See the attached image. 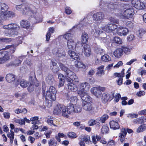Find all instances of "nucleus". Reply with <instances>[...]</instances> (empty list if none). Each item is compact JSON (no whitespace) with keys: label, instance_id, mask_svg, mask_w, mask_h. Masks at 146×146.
<instances>
[{"label":"nucleus","instance_id":"nucleus-17","mask_svg":"<svg viewBox=\"0 0 146 146\" xmlns=\"http://www.w3.org/2000/svg\"><path fill=\"white\" fill-rule=\"evenodd\" d=\"M110 128L114 130L118 129L120 127L118 123L114 120L110 121Z\"/></svg>","mask_w":146,"mask_h":146},{"label":"nucleus","instance_id":"nucleus-44","mask_svg":"<svg viewBox=\"0 0 146 146\" xmlns=\"http://www.w3.org/2000/svg\"><path fill=\"white\" fill-rule=\"evenodd\" d=\"M109 128L107 126L104 125L103 126L101 129V132L103 134L107 133L108 131Z\"/></svg>","mask_w":146,"mask_h":146},{"label":"nucleus","instance_id":"nucleus-16","mask_svg":"<svg viewBox=\"0 0 146 146\" xmlns=\"http://www.w3.org/2000/svg\"><path fill=\"white\" fill-rule=\"evenodd\" d=\"M67 46L70 50H74L78 44H76L74 40H68L67 42Z\"/></svg>","mask_w":146,"mask_h":146},{"label":"nucleus","instance_id":"nucleus-60","mask_svg":"<svg viewBox=\"0 0 146 146\" xmlns=\"http://www.w3.org/2000/svg\"><path fill=\"white\" fill-rule=\"evenodd\" d=\"M72 11L70 8L69 7H66L65 8L66 13L68 15L72 13Z\"/></svg>","mask_w":146,"mask_h":146},{"label":"nucleus","instance_id":"nucleus-11","mask_svg":"<svg viewBox=\"0 0 146 146\" xmlns=\"http://www.w3.org/2000/svg\"><path fill=\"white\" fill-rule=\"evenodd\" d=\"M132 3L134 7L138 9H144L145 7L144 3L139 0H133Z\"/></svg>","mask_w":146,"mask_h":146},{"label":"nucleus","instance_id":"nucleus-56","mask_svg":"<svg viewBox=\"0 0 146 146\" xmlns=\"http://www.w3.org/2000/svg\"><path fill=\"white\" fill-rule=\"evenodd\" d=\"M26 94H23L22 95L18 93H16L15 94V97L17 98L19 97H21V98H20V99H22L24 98Z\"/></svg>","mask_w":146,"mask_h":146},{"label":"nucleus","instance_id":"nucleus-8","mask_svg":"<svg viewBox=\"0 0 146 146\" xmlns=\"http://www.w3.org/2000/svg\"><path fill=\"white\" fill-rule=\"evenodd\" d=\"M114 92H111L110 93H104L102 95V101L103 102L105 103L108 101H110L114 97Z\"/></svg>","mask_w":146,"mask_h":146},{"label":"nucleus","instance_id":"nucleus-62","mask_svg":"<svg viewBox=\"0 0 146 146\" xmlns=\"http://www.w3.org/2000/svg\"><path fill=\"white\" fill-rule=\"evenodd\" d=\"M145 92L143 91H141L137 92V95L139 97H141L145 94Z\"/></svg>","mask_w":146,"mask_h":146},{"label":"nucleus","instance_id":"nucleus-1","mask_svg":"<svg viewBox=\"0 0 146 146\" xmlns=\"http://www.w3.org/2000/svg\"><path fill=\"white\" fill-rule=\"evenodd\" d=\"M60 66L62 70L65 72L66 76L67 77V81L70 82L67 84L68 89L72 92L76 91L77 89V86L72 82L73 81L78 82L79 81V79L74 73L64 65L60 64Z\"/></svg>","mask_w":146,"mask_h":146},{"label":"nucleus","instance_id":"nucleus-12","mask_svg":"<svg viewBox=\"0 0 146 146\" xmlns=\"http://www.w3.org/2000/svg\"><path fill=\"white\" fill-rule=\"evenodd\" d=\"M121 13L123 16L128 19L133 17L134 12L133 10L131 8L127 9L122 11Z\"/></svg>","mask_w":146,"mask_h":146},{"label":"nucleus","instance_id":"nucleus-59","mask_svg":"<svg viewBox=\"0 0 146 146\" xmlns=\"http://www.w3.org/2000/svg\"><path fill=\"white\" fill-rule=\"evenodd\" d=\"M127 134L126 131L125 129L123 128L122 129L121 132L119 133V136H125Z\"/></svg>","mask_w":146,"mask_h":146},{"label":"nucleus","instance_id":"nucleus-4","mask_svg":"<svg viewBox=\"0 0 146 146\" xmlns=\"http://www.w3.org/2000/svg\"><path fill=\"white\" fill-rule=\"evenodd\" d=\"M3 28L8 29L6 33H5L6 36H9L17 35V31L19 29V27L16 23H12L8 24L7 25H4L3 26Z\"/></svg>","mask_w":146,"mask_h":146},{"label":"nucleus","instance_id":"nucleus-43","mask_svg":"<svg viewBox=\"0 0 146 146\" xmlns=\"http://www.w3.org/2000/svg\"><path fill=\"white\" fill-rule=\"evenodd\" d=\"M64 37L67 41H68V40H73L72 39L73 35L70 33H67L64 36Z\"/></svg>","mask_w":146,"mask_h":146},{"label":"nucleus","instance_id":"nucleus-50","mask_svg":"<svg viewBox=\"0 0 146 146\" xmlns=\"http://www.w3.org/2000/svg\"><path fill=\"white\" fill-rule=\"evenodd\" d=\"M47 123L48 124L51 126H53L55 127H57V126L54 124L53 123V121L50 119H48L46 121Z\"/></svg>","mask_w":146,"mask_h":146},{"label":"nucleus","instance_id":"nucleus-55","mask_svg":"<svg viewBox=\"0 0 146 146\" xmlns=\"http://www.w3.org/2000/svg\"><path fill=\"white\" fill-rule=\"evenodd\" d=\"M34 84L33 82H31L28 88V89L29 92H31L34 90Z\"/></svg>","mask_w":146,"mask_h":146},{"label":"nucleus","instance_id":"nucleus-27","mask_svg":"<svg viewBox=\"0 0 146 146\" xmlns=\"http://www.w3.org/2000/svg\"><path fill=\"white\" fill-rule=\"evenodd\" d=\"M21 61L19 59H16L15 60L10 62L9 63L7 64L6 66L7 67L13 66H17L19 64H21Z\"/></svg>","mask_w":146,"mask_h":146},{"label":"nucleus","instance_id":"nucleus-9","mask_svg":"<svg viewBox=\"0 0 146 146\" xmlns=\"http://www.w3.org/2000/svg\"><path fill=\"white\" fill-rule=\"evenodd\" d=\"M117 28V26L113 23H109L102 27V29L108 33L112 32Z\"/></svg>","mask_w":146,"mask_h":146},{"label":"nucleus","instance_id":"nucleus-46","mask_svg":"<svg viewBox=\"0 0 146 146\" xmlns=\"http://www.w3.org/2000/svg\"><path fill=\"white\" fill-rule=\"evenodd\" d=\"M97 123L100 124L99 122H97V121L96 120L93 119H91L88 121V123L90 126H92L96 124Z\"/></svg>","mask_w":146,"mask_h":146},{"label":"nucleus","instance_id":"nucleus-28","mask_svg":"<svg viewBox=\"0 0 146 146\" xmlns=\"http://www.w3.org/2000/svg\"><path fill=\"white\" fill-rule=\"evenodd\" d=\"M122 49L121 48H118L115 50L113 54L115 57L119 58L122 56Z\"/></svg>","mask_w":146,"mask_h":146},{"label":"nucleus","instance_id":"nucleus-63","mask_svg":"<svg viewBox=\"0 0 146 146\" xmlns=\"http://www.w3.org/2000/svg\"><path fill=\"white\" fill-rule=\"evenodd\" d=\"M123 64L122 61H119L115 65L113 66L114 68H118L121 66H122Z\"/></svg>","mask_w":146,"mask_h":146},{"label":"nucleus","instance_id":"nucleus-53","mask_svg":"<svg viewBox=\"0 0 146 146\" xmlns=\"http://www.w3.org/2000/svg\"><path fill=\"white\" fill-rule=\"evenodd\" d=\"M70 102L73 103H75L76 102L78 99L77 97L76 96H71L70 99Z\"/></svg>","mask_w":146,"mask_h":146},{"label":"nucleus","instance_id":"nucleus-37","mask_svg":"<svg viewBox=\"0 0 146 146\" xmlns=\"http://www.w3.org/2000/svg\"><path fill=\"white\" fill-rule=\"evenodd\" d=\"M102 60L105 62H108L111 60V58L108 55L105 54L102 56Z\"/></svg>","mask_w":146,"mask_h":146},{"label":"nucleus","instance_id":"nucleus-54","mask_svg":"<svg viewBox=\"0 0 146 146\" xmlns=\"http://www.w3.org/2000/svg\"><path fill=\"white\" fill-rule=\"evenodd\" d=\"M126 25L127 26L130 28H133L134 26L133 23L130 21H127L126 23Z\"/></svg>","mask_w":146,"mask_h":146},{"label":"nucleus","instance_id":"nucleus-35","mask_svg":"<svg viewBox=\"0 0 146 146\" xmlns=\"http://www.w3.org/2000/svg\"><path fill=\"white\" fill-rule=\"evenodd\" d=\"M61 105H57L55 107L53 111V113L54 114L60 115Z\"/></svg>","mask_w":146,"mask_h":146},{"label":"nucleus","instance_id":"nucleus-32","mask_svg":"<svg viewBox=\"0 0 146 146\" xmlns=\"http://www.w3.org/2000/svg\"><path fill=\"white\" fill-rule=\"evenodd\" d=\"M46 81L49 84H51L54 82V79L53 76L49 74L46 78Z\"/></svg>","mask_w":146,"mask_h":146},{"label":"nucleus","instance_id":"nucleus-7","mask_svg":"<svg viewBox=\"0 0 146 146\" xmlns=\"http://www.w3.org/2000/svg\"><path fill=\"white\" fill-rule=\"evenodd\" d=\"M53 54L58 58H63L66 55L65 52L62 48H55L52 50Z\"/></svg>","mask_w":146,"mask_h":146},{"label":"nucleus","instance_id":"nucleus-36","mask_svg":"<svg viewBox=\"0 0 146 146\" xmlns=\"http://www.w3.org/2000/svg\"><path fill=\"white\" fill-rule=\"evenodd\" d=\"M21 25L23 27L26 28L29 27L30 24L28 21L23 20L21 22Z\"/></svg>","mask_w":146,"mask_h":146},{"label":"nucleus","instance_id":"nucleus-5","mask_svg":"<svg viewBox=\"0 0 146 146\" xmlns=\"http://www.w3.org/2000/svg\"><path fill=\"white\" fill-rule=\"evenodd\" d=\"M33 6L30 5H21L16 6L17 10L19 11L22 14H26L29 11H32V7Z\"/></svg>","mask_w":146,"mask_h":146},{"label":"nucleus","instance_id":"nucleus-2","mask_svg":"<svg viewBox=\"0 0 146 146\" xmlns=\"http://www.w3.org/2000/svg\"><path fill=\"white\" fill-rule=\"evenodd\" d=\"M8 6L4 3H0V19L6 20L15 16L12 12L8 11Z\"/></svg>","mask_w":146,"mask_h":146},{"label":"nucleus","instance_id":"nucleus-3","mask_svg":"<svg viewBox=\"0 0 146 146\" xmlns=\"http://www.w3.org/2000/svg\"><path fill=\"white\" fill-rule=\"evenodd\" d=\"M56 93L55 88L51 86L49 90L46 91L45 95L46 105L48 107H51L52 104V101L56 100L55 95Z\"/></svg>","mask_w":146,"mask_h":146},{"label":"nucleus","instance_id":"nucleus-31","mask_svg":"<svg viewBox=\"0 0 146 146\" xmlns=\"http://www.w3.org/2000/svg\"><path fill=\"white\" fill-rule=\"evenodd\" d=\"M104 66L102 65L98 68V70L96 73V74L98 75L99 76H101L102 75L104 74Z\"/></svg>","mask_w":146,"mask_h":146},{"label":"nucleus","instance_id":"nucleus-57","mask_svg":"<svg viewBox=\"0 0 146 146\" xmlns=\"http://www.w3.org/2000/svg\"><path fill=\"white\" fill-rule=\"evenodd\" d=\"M95 52L97 53H102L104 52V50L103 49L100 48H97L95 49Z\"/></svg>","mask_w":146,"mask_h":146},{"label":"nucleus","instance_id":"nucleus-61","mask_svg":"<svg viewBox=\"0 0 146 146\" xmlns=\"http://www.w3.org/2000/svg\"><path fill=\"white\" fill-rule=\"evenodd\" d=\"M3 115L4 117L6 119H8L10 117V114L9 112H4Z\"/></svg>","mask_w":146,"mask_h":146},{"label":"nucleus","instance_id":"nucleus-25","mask_svg":"<svg viewBox=\"0 0 146 146\" xmlns=\"http://www.w3.org/2000/svg\"><path fill=\"white\" fill-rule=\"evenodd\" d=\"M6 79L9 82H11L15 79V76L13 74H9L6 75Z\"/></svg>","mask_w":146,"mask_h":146},{"label":"nucleus","instance_id":"nucleus-33","mask_svg":"<svg viewBox=\"0 0 146 146\" xmlns=\"http://www.w3.org/2000/svg\"><path fill=\"white\" fill-rule=\"evenodd\" d=\"M31 19L32 20L33 22L35 23H37L41 22L42 21V18L41 16H40L39 17H31Z\"/></svg>","mask_w":146,"mask_h":146},{"label":"nucleus","instance_id":"nucleus-51","mask_svg":"<svg viewBox=\"0 0 146 146\" xmlns=\"http://www.w3.org/2000/svg\"><path fill=\"white\" fill-rule=\"evenodd\" d=\"M143 120L142 119L138 118L134 119L133 121V122L135 124H139L142 122Z\"/></svg>","mask_w":146,"mask_h":146},{"label":"nucleus","instance_id":"nucleus-20","mask_svg":"<svg viewBox=\"0 0 146 146\" xmlns=\"http://www.w3.org/2000/svg\"><path fill=\"white\" fill-rule=\"evenodd\" d=\"M72 50H69L68 51V53L69 55L72 58L75 60H77L79 59V57L78 54L72 51Z\"/></svg>","mask_w":146,"mask_h":146},{"label":"nucleus","instance_id":"nucleus-6","mask_svg":"<svg viewBox=\"0 0 146 146\" xmlns=\"http://www.w3.org/2000/svg\"><path fill=\"white\" fill-rule=\"evenodd\" d=\"M78 140L79 141V144L80 146H86L85 143L89 144L91 142L90 136L89 135H81L78 137Z\"/></svg>","mask_w":146,"mask_h":146},{"label":"nucleus","instance_id":"nucleus-15","mask_svg":"<svg viewBox=\"0 0 146 146\" xmlns=\"http://www.w3.org/2000/svg\"><path fill=\"white\" fill-rule=\"evenodd\" d=\"M84 53L87 56H89L91 54V49L90 46L88 44L84 45Z\"/></svg>","mask_w":146,"mask_h":146},{"label":"nucleus","instance_id":"nucleus-41","mask_svg":"<svg viewBox=\"0 0 146 146\" xmlns=\"http://www.w3.org/2000/svg\"><path fill=\"white\" fill-rule=\"evenodd\" d=\"M108 116L107 114H104L101 117L100 121L102 123H104L108 118Z\"/></svg>","mask_w":146,"mask_h":146},{"label":"nucleus","instance_id":"nucleus-39","mask_svg":"<svg viewBox=\"0 0 146 146\" xmlns=\"http://www.w3.org/2000/svg\"><path fill=\"white\" fill-rule=\"evenodd\" d=\"M20 85L23 88H25L27 86L29 83L27 81L24 80H22L21 81Z\"/></svg>","mask_w":146,"mask_h":146},{"label":"nucleus","instance_id":"nucleus-21","mask_svg":"<svg viewBox=\"0 0 146 146\" xmlns=\"http://www.w3.org/2000/svg\"><path fill=\"white\" fill-rule=\"evenodd\" d=\"M58 78L59 80V84L58 86L60 88L64 86L65 82L64 77L63 74H60L58 75Z\"/></svg>","mask_w":146,"mask_h":146},{"label":"nucleus","instance_id":"nucleus-47","mask_svg":"<svg viewBox=\"0 0 146 146\" xmlns=\"http://www.w3.org/2000/svg\"><path fill=\"white\" fill-rule=\"evenodd\" d=\"M14 134L13 133H9L7 134V137L9 138L10 140V142L11 144H12L13 142V140L14 139Z\"/></svg>","mask_w":146,"mask_h":146},{"label":"nucleus","instance_id":"nucleus-52","mask_svg":"<svg viewBox=\"0 0 146 146\" xmlns=\"http://www.w3.org/2000/svg\"><path fill=\"white\" fill-rule=\"evenodd\" d=\"M49 146H56L57 145V142L55 141H53L50 139L48 142Z\"/></svg>","mask_w":146,"mask_h":146},{"label":"nucleus","instance_id":"nucleus-58","mask_svg":"<svg viewBox=\"0 0 146 146\" xmlns=\"http://www.w3.org/2000/svg\"><path fill=\"white\" fill-rule=\"evenodd\" d=\"M138 116V114H130L127 115V117L132 119L136 118Z\"/></svg>","mask_w":146,"mask_h":146},{"label":"nucleus","instance_id":"nucleus-64","mask_svg":"<svg viewBox=\"0 0 146 146\" xmlns=\"http://www.w3.org/2000/svg\"><path fill=\"white\" fill-rule=\"evenodd\" d=\"M108 146H115V143L114 141L111 140L108 143Z\"/></svg>","mask_w":146,"mask_h":146},{"label":"nucleus","instance_id":"nucleus-42","mask_svg":"<svg viewBox=\"0 0 146 146\" xmlns=\"http://www.w3.org/2000/svg\"><path fill=\"white\" fill-rule=\"evenodd\" d=\"M68 137L72 139L75 138L77 137V136L75 133L73 132H68L67 134Z\"/></svg>","mask_w":146,"mask_h":146},{"label":"nucleus","instance_id":"nucleus-29","mask_svg":"<svg viewBox=\"0 0 146 146\" xmlns=\"http://www.w3.org/2000/svg\"><path fill=\"white\" fill-rule=\"evenodd\" d=\"M80 88L84 91H87L89 90L88 84L86 82L80 84Z\"/></svg>","mask_w":146,"mask_h":146},{"label":"nucleus","instance_id":"nucleus-14","mask_svg":"<svg viewBox=\"0 0 146 146\" xmlns=\"http://www.w3.org/2000/svg\"><path fill=\"white\" fill-rule=\"evenodd\" d=\"M83 108V110L87 112H91L94 110V108L92 105L89 102L84 104Z\"/></svg>","mask_w":146,"mask_h":146},{"label":"nucleus","instance_id":"nucleus-30","mask_svg":"<svg viewBox=\"0 0 146 146\" xmlns=\"http://www.w3.org/2000/svg\"><path fill=\"white\" fill-rule=\"evenodd\" d=\"M88 34L84 32L83 33L81 36V41L83 44H85L88 42Z\"/></svg>","mask_w":146,"mask_h":146},{"label":"nucleus","instance_id":"nucleus-34","mask_svg":"<svg viewBox=\"0 0 146 146\" xmlns=\"http://www.w3.org/2000/svg\"><path fill=\"white\" fill-rule=\"evenodd\" d=\"M74 113L80 112L82 109L81 105L78 104H74Z\"/></svg>","mask_w":146,"mask_h":146},{"label":"nucleus","instance_id":"nucleus-26","mask_svg":"<svg viewBox=\"0 0 146 146\" xmlns=\"http://www.w3.org/2000/svg\"><path fill=\"white\" fill-rule=\"evenodd\" d=\"M16 46L14 45L6 46L5 47L2 48L1 49L5 50L8 49H10V52L11 54H13L16 50Z\"/></svg>","mask_w":146,"mask_h":146},{"label":"nucleus","instance_id":"nucleus-10","mask_svg":"<svg viewBox=\"0 0 146 146\" xmlns=\"http://www.w3.org/2000/svg\"><path fill=\"white\" fill-rule=\"evenodd\" d=\"M78 93L83 101L86 102H90L91 99L86 93L81 90H80L78 91Z\"/></svg>","mask_w":146,"mask_h":146},{"label":"nucleus","instance_id":"nucleus-45","mask_svg":"<svg viewBox=\"0 0 146 146\" xmlns=\"http://www.w3.org/2000/svg\"><path fill=\"white\" fill-rule=\"evenodd\" d=\"M11 39L10 38H0V42H5L7 43L11 41Z\"/></svg>","mask_w":146,"mask_h":146},{"label":"nucleus","instance_id":"nucleus-24","mask_svg":"<svg viewBox=\"0 0 146 146\" xmlns=\"http://www.w3.org/2000/svg\"><path fill=\"white\" fill-rule=\"evenodd\" d=\"M60 115L62 116L66 117H68L69 115H68V113H67V111L66 107L64 106L61 105Z\"/></svg>","mask_w":146,"mask_h":146},{"label":"nucleus","instance_id":"nucleus-23","mask_svg":"<svg viewBox=\"0 0 146 146\" xmlns=\"http://www.w3.org/2000/svg\"><path fill=\"white\" fill-rule=\"evenodd\" d=\"M128 32L129 31L127 29L122 27L120 28L118 34L119 35L121 36H126Z\"/></svg>","mask_w":146,"mask_h":146},{"label":"nucleus","instance_id":"nucleus-49","mask_svg":"<svg viewBox=\"0 0 146 146\" xmlns=\"http://www.w3.org/2000/svg\"><path fill=\"white\" fill-rule=\"evenodd\" d=\"M114 41L115 42L118 44H121L122 43L121 40L119 37H115L114 38Z\"/></svg>","mask_w":146,"mask_h":146},{"label":"nucleus","instance_id":"nucleus-38","mask_svg":"<svg viewBox=\"0 0 146 146\" xmlns=\"http://www.w3.org/2000/svg\"><path fill=\"white\" fill-rule=\"evenodd\" d=\"M146 129V124H144L140 126L137 129V132L139 133L143 132Z\"/></svg>","mask_w":146,"mask_h":146},{"label":"nucleus","instance_id":"nucleus-18","mask_svg":"<svg viewBox=\"0 0 146 146\" xmlns=\"http://www.w3.org/2000/svg\"><path fill=\"white\" fill-rule=\"evenodd\" d=\"M74 104H70L67 106L66 108L68 114L73 115L74 114Z\"/></svg>","mask_w":146,"mask_h":146},{"label":"nucleus","instance_id":"nucleus-22","mask_svg":"<svg viewBox=\"0 0 146 146\" xmlns=\"http://www.w3.org/2000/svg\"><path fill=\"white\" fill-rule=\"evenodd\" d=\"M5 53L4 52V55L2 56L1 60H0V64L5 63L10 59V56L8 53Z\"/></svg>","mask_w":146,"mask_h":146},{"label":"nucleus","instance_id":"nucleus-48","mask_svg":"<svg viewBox=\"0 0 146 146\" xmlns=\"http://www.w3.org/2000/svg\"><path fill=\"white\" fill-rule=\"evenodd\" d=\"M121 48L123 52V51L125 54H128L129 53L130 50L128 48L124 46H122Z\"/></svg>","mask_w":146,"mask_h":146},{"label":"nucleus","instance_id":"nucleus-40","mask_svg":"<svg viewBox=\"0 0 146 146\" xmlns=\"http://www.w3.org/2000/svg\"><path fill=\"white\" fill-rule=\"evenodd\" d=\"M38 117L37 116H34L31 118V120L32 121L31 123L33 124H37L39 122L38 121Z\"/></svg>","mask_w":146,"mask_h":146},{"label":"nucleus","instance_id":"nucleus-19","mask_svg":"<svg viewBox=\"0 0 146 146\" xmlns=\"http://www.w3.org/2000/svg\"><path fill=\"white\" fill-rule=\"evenodd\" d=\"M91 90V92L98 98L100 97L102 94L97 87L92 88Z\"/></svg>","mask_w":146,"mask_h":146},{"label":"nucleus","instance_id":"nucleus-13","mask_svg":"<svg viewBox=\"0 0 146 146\" xmlns=\"http://www.w3.org/2000/svg\"><path fill=\"white\" fill-rule=\"evenodd\" d=\"M93 17L94 20L96 21H101L104 19V15L102 12H97L93 14Z\"/></svg>","mask_w":146,"mask_h":146}]
</instances>
